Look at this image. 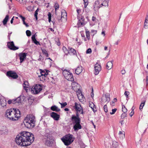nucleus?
Masks as SVG:
<instances>
[{"mask_svg": "<svg viewBox=\"0 0 148 148\" xmlns=\"http://www.w3.org/2000/svg\"><path fill=\"white\" fill-rule=\"evenodd\" d=\"M34 136L32 133L27 131H23L16 136L15 140L18 145L24 147L30 145L34 142Z\"/></svg>", "mask_w": 148, "mask_h": 148, "instance_id": "obj_1", "label": "nucleus"}, {"mask_svg": "<svg viewBox=\"0 0 148 148\" xmlns=\"http://www.w3.org/2000/svg\"><path fill=\"white\" fill-rule=\"evenodd\" d=\"M35 117L32 115H27L23 120L25 126L28 128L32 129L35 125Z\"/></svg>", "mask_w": 148, "mask_h": 148, "instance_id": "obj_2", "label": "nucleus"}, {"mask_svg": "<svg viewBox=\"0 0 148 148\" xmlns=\"http://www.w3.org/2000/svg\"><path fill=\"white\" fill-rule=\"evenodd\" d=\"M48 130H46L45 131V145L48 147H52L55 143L54 137L52 135L51 132H48Z\"/></svg>", "mask_w": 148, "mask_h": 148, "instance_id": "obj_3", "label": "nucleus"}, {"mask_svg": "<svg viewBox=\"0 0 148 148\" xmlns=\"http://www.w3.org/2000/svg\"><path fill=\"white\" fill-rule=\"evenodd\" d=\"M71 120L73 126V128L75 132H77L79 130L82 128V126L80 125L81 119L71 116Z\"/></svg>", "mask_w": 148, "mask_h": 148, "instance_id": "obj_4", "label": "nucleus"}, {"mask_svg": "<svg viewBox=\"0 0 148 148\" xmlns=\"http://www.w3.org/2000/svg\"><path fill=\"white\" fill-rule=\"evenodd\" d=\"M74 139L75 138L73 137V135L70 134H66L61 138L64 145L67 146L71 144Z\"/></svg>", "mask_w": 148, "mask_h": 148, "instance_id": "obj_5", "label": "nucleus"}, {"mask_svg": "<svg viewBox=\"0 0 148 148\" xmlns=\"http://www.w3.org/2000/svg\"><path fill=\"white\" fill-rule=\"evenodd\" d=\"M14 109L11 108L7 110L5 112V116L6 117L12 121V117H13L14 119H15L14 117V114L13 112V110Z\"/></svg>", "mask_w": 148, "mask_h": 148, "instance_id": "obj_6", "label": "nucleus"}, {"mask_svg": "<svg viewBox=\"0 0 148 148\" xmlns=\"http://www.w3.org/2000/svg\"><path fill=\"white\" fill-rule=\"evenodd\" d=\"M6 75L9 78L13 79H16L18 76L14 71H9L6 72Z\"/></svg>", "mask_w": 148, "mask_h": 148, "instance_id": "obj_7", "label": "nucleus"}, {"mask_svg": "<svg viewBox=\"0 0 148 148\" xmlns=\"http://www.w3.org/2000/svg\"><path fill=\"white\" fill-rule=\"evenodd\" d=\"M73 108L75 110L76 112H79L81 114H84L83 108L81 105L75 102L74 105L73 106Z\"/></svg>", "mask_w": 148, "mask_h": 148, "instance_id": "obj_8", "label": "nucleus"}, {"mask_svg": "<svg viewBox=\"0 0 148 148\" xmlns=\"http://www.w3.org/2000/svg\"><path fill=\"white\" fill-rule=\"evenodd\" d=\"M14 109L13 110L14 113V114L15 119H14L13 117H12V121H15L17 120L21 116V112L18 109L13 108Z\"/></svg>", "mask_w": 148, "mask_h": 148, "instance_id": "obj_9", "label": "nucleus"}, {"mask_svg": "<svg viewBox=\"0 0 148 148\" xmlns=\"http://www.w3.org/2000/svg\"><path fill=\"white\" fill-rule=\"evenodd\" d=\"M77 18L78 20L77 25L79 27H81L82 25H84L85 24L84 23V18L83 16L81 14L77 15Z\"/></svg>", "mask_w": 148, "mask_h": 148, "instance_id": "obj_10", "label": "nucleus"}, {"mask_svg": "<svg viewBox=\"0 0 148 148\" xmlns=\"http://www.w3.org/2000/svg\"><path fill=\"white\" fill-rule=\"evenodd\" d=\"M7 46L10 49L13 51L19 49L18 47L15 46L13 41L8 42Z\"/></svg>", "mask_w": 148, "mask_h": 148, "instance_id": "obj_11", "label": "nucleus"}, {"mask_svg": "<svg viewBox=\"0 0 148 148\" xmlns=\"http://www.w3.org/2000/svg\"><path fill=\"white\" fill-rule=\"evenodd\" d=\"M42 87L40 84H36L34 87V90L32 89V91H33V92L34 94H38L40 91L42 90Z\"/></svg>", "mask_w": 148, "mask_h": 148, "instance_id": "obj_12", "label": "nucleus"}, {"mask_svg": "<svg viewBox=\"0 0 148 148\" xmlns=\"http://www.w3.org/2000/svg\"><path fill=\"white\" fill-rule=\"evenodd\" d=\"M94 68V74L95 75H97L101 70V66L100 65L97 63L95 65Z\"/></svg>", "mask_w": 148, "mask_h": 148, "instance_id": "obj_13", "label": "nucleus"}, {"mask_svg": "<svg viewBox=\"0 0 148 148\" xmlns=\"http://www.w3.org/2000/svg\"><path fill=\"white\" fill-rule=\"evenodd\" d=\"M50 116L55 121L58 120L60 118V115L54 112H52L50 113Z\"/></svg>", "mask_w": 148, "mask_h": 148, "instance_id": "obj_14", "label": "nucleus"}, {"mask_svg": "<svg viewBox=\"0 0 148 148\" xmlns=\"http://www.w3.org/2000/svg\"><path fill=\"white\" fill-rule=\"evenodd\" d=\"M18 56L20 60V63H22L26 58V53H21L19 54Z\"/></svg>", "mask_w": 148, "mask_h": 148, "instance_id": "obj_15", "label": "nucleus"}, {"mask_svg": "<svg viewBox=\"0 0 148 148\" xmlns=\"http://www.w3.org/2000/svg\"><path fill=\"white\" fill-rule=\"evenodd\" d=\"M36 34H34L32 36L31 38L32 42L36 45H40L39 42L38 41L36 38Z\"/></svg>", "mask_w": 148, "mask_h": 148, "instance_id": "obj_16", "label": "nucleus"}, {"mask_svg": "<svg viewBox=\"0 0 148 148\" xmlns=\"http://www.w3.org/2000/svg\"><path fill=\"white\" fill-rule=\"evenodd\" d=\"M68 49L69 50V53H71L73 55L77 56L76 51L75 49L71 47H68Z\"/></svg>", "mask_w": 148, "mask_h": 148, "instance_id": "obj_17", "label": "nucleus"}, {"mask_svg": "<svg viewBox=\"0 0 148 148\" xmlns=\"http://www.w3.org/2000/svg\"><path fill=\"white\" fill-rule=\"evenodd\" d=\"M82 68L81 65H79L75 70V73L77 75L79 74L82 71Z\"/></svg>", "mask_w": 148, "mask_h": 148, "instance_id": "obj_18", "label": "nucleus"}, {"mask_svg": "<svg viewBox=\"0 0 148 148\" xmlns=\"http://www.w3.org/2000/svg\"><path fill=\"white\" fill-rule=\"evenodd\" d=\"M65 78L71 82L74 80L73 74L71 73L66 77Z\"/></svg>", "mask_w": 148, "mask_h": 148, "instance_id": "obj_19", "label": "nucleus"}, {"mask_svg": "<svg viewBox=\"0 0 148 148\" xmlns=\"http://www.w3.org/2000/svg\"><path fill=\"white\" fill-rule=\"evenodd\" d=\"M40 73L41 75H39L38 77L40 78V79H41V77L42 76H44V77H47V74L45 73V71L44 70H43L42 69H40Z\"/></svg>", "mask_w": 148, "mask_h": 148, "instance_id": "obj_20", "label": "nucleus"}, {"mask_svg": "<svg viewBox=\"0 0 148 148\" xmlns=\"http://www.w3.org/2000/svg\"><path fill=\"white\" fill-rule=\"evenodd\" d=\"M142 102L141 103L139 106V109L141 110L143 108V106H144L145 102L146 101V98L145 97L143 98Z\"/></svg>", "mask_w": 148, "mask_h": 148, "instance_id": "obj_21", "label": "nucleus"}, {"mask_svg": "<svg viewBox=\"0 0 148 148\" xmlns=\"http://www.w3.org/2000/svg\"><path fill=\"white\" fill-rule=\"evenodd\" d=\"M113 62V60L109 61L107 63L106 68L108 70L110 69L112 66L113 64L112 62Z\"/></svg>", "mask_w": 148, "mask_h": 148, "instance_id": "obj_22", "label": "nucleus"}, {"mask_svg": "<svg viewBox=\"0 0 148 148\" xmlns=\"http://www.w3.org/2000/svg\"><path fill=\"white\" fill-rule=\"evenodd\" d=\"M51 110L53 111L58 112L60 111V109L57 106L55 105L52 106L51 107Z\"/></svg>", "mask_w": 148, "mask_h": 148, "instance_id": "obj_23", "label": "nucleus"}, {"mask_svg": "<svg viewBox=\"0 0 148 148\" xmlns=\"http://www.w3.org/2000/svg\"><path fill=\"white\" fill-rule=\"evenodd\" d=\"M9 18V15H7L2 21L3 24L4 25H5L7 24V22Z\"/></svg>", "mask_w": 148, "mask_h": 148, "instance_id": "obj_24", "label": "nucleus"}, {"mask_svg": "<svg viewBox=\"0 0 148 148\" xmlns=\"http://www.w3.org/2000/svg\"><path fill=\"white\" fill-rule=\"evenodd\" d=\"M8 133V130L7 129L1 130H0V134L1 135H6Z\"/></svg>", "mask_w": 148, "mask_h": 148, "instance_id": "obj_25", "label": "nucleus"}, {"mask_svg": "<svg viewBox=\"0 0 148 148\" xmlns=\"http://www.w3.org/2000/svg\"><path fill=\"white\" fill-rule=\"evenodd\" d=\"M54 7L55 9V14H57V10H58L59 8V4L58 3L56 2L55 3V4L54 5Z\"/></svg>", "mask_w": 148, "mask_h": 148, "instance_id": "obj_26", "label": "nucleus"}, {"mask_svg": "<svg viewBox=\"0 0 148 148\" xmlns=\"http://www.w3.org/2000/svg\"><path fill=\"white\" fill-rule=\"evenodd\" d=\"M71 72L66 69H64L62 72L63 75L65 78Z\"/></svg>", "mask_w": 148, "mask_h": 148, "instance_id": "obj_27", "label": "nucleus"}, {"mask_svg": "<svg viewBox=\"0 0 148 148\" xmlns=\"http://www.w3.org/2000/svg\"><path fill=\"white\" fill-rule=\"evenodd\" d=\"M144 27L145 29L148 28V16L146 17L145 21Z\"/></svg>", "mask_w": 148, "mask_h": 148, "instance_id": "obj_28", "label": "nucleus"}, {"mask_svg": "<svg viewBox=\"0 0 148 148\" xmlns=\"http://www.w3.org/2000/svg\"><path fill=\"white\" fill-rule=\"evenodd\" d=\"M41 50L42 51V53L45 55L46 57H48V53L47 51L45 49L41 48Z\"/></svg>", "mask_w": 148, "mask_h": 148, "instance_id": "obj_29", "label": "nucleus"}, {"mask_svg": "<svg viewBox=\"0 0 148 148\" xmlns=\"http://www.w3.org/2000/svg\"><path fill=\"white\" fill-rule=\"evenodd\" d=\"M62 50L66 55H68L69 53V50L67 49L65 46H63L62 48Z\"/></svg>", "mask_w": 148, "mask_h": 148, "instance_id": "obj_30", "label": "nucleus"}, {"mask_svg": "<svg viewBox=\"0 0 148 148\" xmlns=\"http://www.w3.org/2000/svg\"><path fill=\"white\" fill-rule=\"evenodd\" d=\"M93 9L94 11V12H96L97 11H98L99 9V6L96 5L94 3L93 5Z\"/></svg>", "mask_w": 148, "mask_h": 148, "instance_id": "obj_31", "label": "nucleus"}, {"mask_svg": "<svg viewBox=\"0 0 148 148\" xmlns=\"http://www.w3.org/2000/svg\"><path fill=\"white\" fill-rule=\"evenodd\" d=\"M89 106L91 108L92 110L94 112H96L97 111L96 110H95L94 108V107L95 106V105L93 103H92V104H90L89 103Z\"/></svg>", "mask_w": 148, "mask_h": 148, "instance_id": "obj_32", "label": "nucleus"}, {"mask_svg": "<svg viewBox=\"0 0 148 148\" xmlns=\"http://www.w3.org/2000/svg\"><path fill=\"white\" fill-rule=\"evenodd\" d=\"M51 109H50L49 108H45L44 110L45 114L46 115H47L49 112H50Z\"/></svg>", "mask_w": 148, "mask_h": 148, "instance_id": "obj_33", "label": "nucleus"}, {"mask_svg": "<svg viewBox=\"0 0 148 148\" xmlns=\"http://www.w3.org/2000/svg\"><path fill=\"white\" fill-rule=\"evenodd\" d=\"M112 145L113 147L116 148L118 146V144L117 142L114 141L112 142Z\"/></svg>", "mask_w": 148, "mask_h": 148, "instance_id": "obj_34", "label": "nucleus"}, {"mask_svg": "<svg viewBox=\"0 0 148 148\" xmlns=\"http://www.w3.org/2000/svg\"><path fill=\"white\" fill-rule=\"evenodd\" d=\"M103 4L104 6L105 7H108V6L109 1L107 0H104L103 1Z\"/></svg>", "mask_w": 148, "mask_h": 148, "instance_id": "obj_35", "label": "nucleus"}, {"mask_svg": "<svg viewBox=\"0 0 148 148\" xmlns=\"http://www.w3.org/2000/svg\"><path fill=\"white\" fill-rule=\"evenodd\" d=\"M86 34L87 38L88 40H89L90 38V33L89 31H86Z\"/></svg>", "mask_w": 148, "mask_h": 148, "instance_id": "obj_36", "label": "nucleus"}, {"mask_svg": "<svg viewBox=\"0 0 148 148\" xmlns=\"http://www.w3.org/2000/svg\"><path fill=\"white\" fill-rule=\"evenodd\" d=\"M51 13L50 12H49L48 14V21L50 23L51 21Z\"/></svg>", "mask_w": 148, "mask_h": 148, "instance_id": "obj_37", "label": "nucleus"}, {"mask_svg": "<svg viewBox=\"0 0 148 148\" xmlns=\"http://www.w3.org/2000/svg\"><path fill=\"white\" fill-rule=\"evenodd\" d=\"M79 112H76V115L73 114L71 116L77 117L78 118H80L79 117Z\"/></svg>", "mask_w": 148, "mask_h": 148, "instance_id": "obj_38", "label": "nucleus"}, {"mask_svg": "<svg viewBox=\"0 0 148 148\" xmlns=\"http://www.w3.org/2000/svg\"><path fill=\"white\" fill-rule=\"evenodd\" d=\"M21 96H19L18 97H17V98L15 99H16V103H21V98L20 97H21Z\"/></svg>", "mask_w": 148, "mask_h": 148, "instance_id": "obj_39", "label": "nucleus"}, {"mask_svg": "<svg viewBox=\"0 0 148 148\" xmlns=\"http://www.w3.org/2000/svg\"><path fill=\"white\" fill-rule=\"evenodd\" d=\"M105 97L106 98V100L108 103L110 100V98L109 97V95L108 94L105 95Z\"/></svg>", "mask_w": 148, "mask_h": 148, "instance_id": "obj_40", "label": "nucleus"}, {"mask_svg": "<svg viewBox=\"0 0 148 148\" xmlns=\"http://www.w3.org/2000/svg\"><path fill=\"white\" fill-rule=\"evenodd\" d=\"M127 114L126 113H122L121 116V118L122 119H123L125 118V117H127Z\"/></svg>", "mask_w": 148, "mask_h": 148, "instance_id": "obj_41", "label": "nucleus"}, {"mask_svg": "<svg viewBox=\"0 0 148 148\" xmlns=\"http://www.w3.org/2000/svg\"><path fill=\"white\" fill-rule=\"evenodd\" d=\"M117 101V99L116 98H114L113 99V100L112 101V102L110 103L111 105L112 106H114V104L115 103V102H116Z\"/></svg>", "mask_w": 148, "mask_h": 148, "instance_id": "obj_42", "label": "nucleus"}, {"mask_svg": "<svg viewBox=\"0 0 148 148\" xmlns=\"http://www.w3.org/2000/svg\"><path fill=\"white\" fill-rule=\"evenodd\" d=\"M84 2V7L85 8H86L88 4V0H83Z\"/></svg>", "mask_w": 148, "mask_h": 148, "instance_id": "obj_43", "label": "nucleus"}, {"mask_svg": "<svg viewBox=\"0 0 148 148\" xmlns=\"http://www.w3.org/2000/svg\"><path fill=\"white\" fill-rule=\"evenodd\" d=\"M27 36L28 37H29L31 35V32L29 30H27L26 32Z\"/></svg>", "mask_w": 148, "mask_h": 148, "instance_id": "obj_44", "label": "nucleus"}, {"mask_svg": "<svg viewBox=\"0 0 148 148\" xmlns=\"http://www.w3.org/2000/svg\"><path fill=\"white\" fill-rule=\"evenodd\" d=\"M130 94V92L128 91H125L124 92V95L126 96L127 100V99L128 98V96Z\"/></svg>", "mask_w": 148, "mask_h": 148, "instance_id": "obj_45", "label": "nucleus"}, {"mask_svg": "<svg viewBox=\"0 0 148 148\" xmlns=\"http://www.w3.org/2000/svg\"><path fill=\"white\" fill-rule=\"evenodd\" d=\"M61 105V108H63L65 107L67 105V103L66 102H65L62 103H60Z\"/></svg>", "mask_w": 148, "mask_h": 148, "instance_id": "obj_46", "label": "nucleus"}, {"mask_svg": "<svg viewBox=\"0 0 148 148\" xmlns=\"http://www.w3.org/2000/svg\"><path fill=\"white\" fill-rule=\"evenodd\" d=\"M103 109H104V112L106 113L108 112V107H107L106 105H104V107H103Z\"/></svg>", "mask_w": 148, "mask_h": 148, "instance_id": "obj_47", "label": "nucleus"}, {"mask_svg": "<svg viewBox=\"0 0 148 148\" xmlns=\"http://www.w3.org/2000/svg\"><path fill=\"white\" fill-rule=\"evenodd\" d=\"M117 110V109L116 108H114V109H112V112H110V114H114L115 112Z\"/></svg>", "mask_w": 148, "mask_h": 148, "instance_id": "obj_48", "label": "nucleus"}, {"mask_svg": "<svg viewBox=\"0 0 148 148\" xmlns=\"http://www.w3.org/2000/svg\"><path fill=\"white\" fill-rule=\"evenodd\" d=\"M77 92H79L78 93L80 94V93L81 94V95L82 96V98H83V97H84V95H83L82 93V92L81 91V90L79 88L77 90Z\"/></svg>", "mask_w": 148, "mask_h": 148, "instance_id": "obj_49", "label": "nucleus"}, {"mask_svg": "<svg viewBox=\"0 0 148 148\" xmlns=\"http://www.w3.org/2000/svg\"><path fill=\"white\" fill-rule=\"evenodd\" d=\"M38 12H35L34 14V16L35 17L36 20V21H37L38 19Z\"/></svg>", "mask_w": 148, "mask_h": 148, "instance_id": "obj_50", "label": "nucleus"}, {"mask_svg": "<svg viewBox=\"0 0 148 148\" xmlns=\"http://www.w3.org/2000/svg\"><path fill=\"white\" fill-rule=\"evenodd\" d=\"M92 52V50L90 48H88L86 51V53L87 54L90 53Z\"/></svg>", "mask_w": 148, "mask_h": 148, "instance_id": "obj_51", "label": "nucleus"}, {"mask_svg": "<svg viewBox=\"0 0 148 148\" xmlns=\"http://www.w3.org/2000/svg\"><path fill=\"white\" fill-rule=\"evenodd\" d=\"M94 3H95V4L96 5L98 6H99L100 2L99 1V0H97Z\"/></svg>", "mask_w": 148, "mask_h": 148, "instance_id": "obj_52", "label": "nucleus"}, {"mask_svg": "<svg viewBox=\"0 0 148 148\" xmlns=\"http://www.w3.org/2000/svg\"><path fill=\"white\" fill-rule=\"evenodd\" d=\"M19 17L21 18L23 21H25L26 19L25 17L21 15H20Z\"/></svg>", "mask_w": 148, "mask_h": 148, "instance_id": "obj_53", "label": "nucleus"}, {"mask_svg": "<svg viewBox=\"0 0 148 148\" xmlns=\"http://www.w3.org/2000/svg\"><path fill=\"white\" fill-rule=\"evenodd\" d=\"M56 45L58 46H60V41L59 39H58L57 41H56Z\"/></svg>", "mask_w": 148, "mask_h": 148, "instance_id": "obj_54", "label": "nucleus"}, {"mask_svg": "<svg viewBox=\"0 0 148 148\" xmlns=\"http://www.w3.org/2000/svg\"><path fill=\"white\" fill-rule=\"evenodd\" d=\"M146 86L148 87V76H147L146 79Z\"/></svg>", "mask_w": 148, "mask_h": 148, "instance_id": "obj_55", "label": "nucleus"}, {"mask_svg": "<svg viewBox=\"0 0 148 148\" xmlns=\"http://www.w3.org/2000/svg\"><path fill=\"white\" fill-rule=\"evenodd\" d=\"M51 78L52 79V80L51 81V82L53 84H55V82L54 79H53V77H51Z\"/></svg>", "mask_w": 148, "mask_h": 148, "instance_id": "obj_56", "label": "nucleus"}, {"mask_svg": "<svg viewBox=\"0 0 148 148\" xmlns=\"http://www.w3.org/2000/svg\"><path fill=\"white\" fill-rule=\"evenodd\" d=\"M93 91H94L93 89V88H92V92L91 93V97L92 98H93V97L94 96V93H93Z\"/></svg>", "mask_w": 148, "mask_h": 148, "instance_id": "obj_57", "label": "nucleus"}, {"mask_svg": "<svg viewBox=\"0 0 148 148\" xmlns=\"http://www.w3.org/2000/svg\"><path fill=\"white\" fill-rule=\"evenodd\" d=\"M81 11V9H77V12L78 14L77 15L80 14L79 13Z\"/></svg>", "mask_w": 148, "mask_h": 148, "instance_id": "obj_58", "label": "nucleus"}, {"mask_svg": "<svg viewBox=\"0 0 148 148\" xmlns=\"http://www.w3.org/2000/svg\"><path fill=\"white\" fill-rule=\"evenodd\" d=\"M27 83V82H24V83H23V85H25V86H23V87H24V88L25 90H26V88H27V86H26V85H27V84H26V83Z\"/></svg>", "mask_w": 148, "mask_h": 148, "instance_id": "obj_59", "label": "nucleus"}, {"mask_svg": "<svg viewBox=\"0 0 148 148\" xmlns=\"http://www.w3.org/2000/svg\"><path fill=\"white\" fill-rule=\"evenodd\" d=\"M122 111L124 113H126L127 112V109L126 108H122Z\"/></svg>", "mask_w": 148, "mask_h": 148, "instance_id": "obj_60", "label": "nucleus"}, {"mask_svg": "<svg viewBox=\"0 0 148 148\" xmlns=\"http://www.w3.org/2000/svg\"><path fill=\"white\" fill-rule=\"evenodd\" d=\"M16 99H15L11 100L12 101V103L13 104H14L16 103Z\"/></svg>", "mask_w": 148, "mask_h": 148, "instance_id": "obj_61", "label": "nucleus"}, {"mask_svg": "<svg viewBox=\"0 0 148 148\" xmlns=\"http://www.w3.org/2000/svg\"><path fill=\"white\" fill-rule=\"evenodd\" d=\"M125 132L124 131H123V132L120 131L119 132V135H121V134H123V135L124 136H125Z\"/></svg>", "mask_w": 148, "mask_h": 148, "instance_id": "obj_62", "label": "nucleus"}, {"mask_svg": "<svg viewBox=\"0 0 148 148\" xmlns=\"http://www.w3.org/2000/svg\"><path fill=\"white\" fill-rule=\"evenodd\" d=\"M46 77H44V76H42L41 78V79H40V80L41 81H43V80H44V81H45V79H46Z\"/></svg>", "mask_w": 148, "mask_h": 148, "instance_id": "obj_63", "label": "nucleus"}, {"mask_svg": "<svg viewBox=\"0 0 148 148\" xmlns=\"http://www.w3.org/2000/svg\"><path fill=\"white\" fill-rule=\"evenodd\" d=\"M23 21V24L24 25H25L26 27H28L29 26V25H28V24L27 23H26L25 21Z\"/></svg>", "mask_w": 148, "mask_h": 148, "instance_id": "obj_64", "label": "nucleus"}]
</instances>
